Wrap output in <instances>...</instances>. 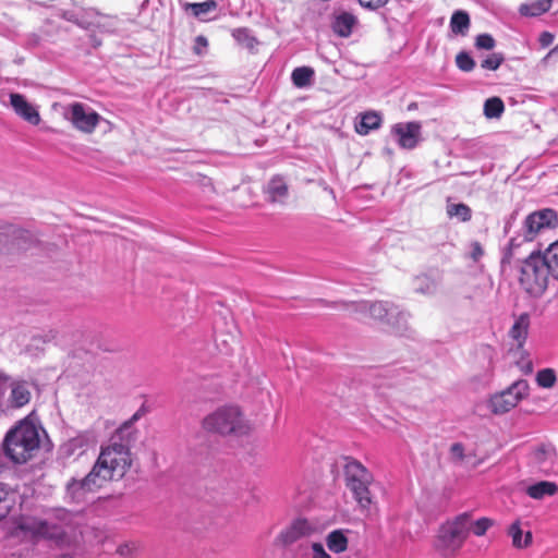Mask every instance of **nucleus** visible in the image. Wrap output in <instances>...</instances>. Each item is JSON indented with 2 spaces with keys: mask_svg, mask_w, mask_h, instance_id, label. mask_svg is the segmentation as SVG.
<instances>
[{
  "mask_svg": "<svg viewBox=\"0 0 558 558\" xmlns=\"http://www.w3.org/2000/svg\"><path fill=\"white\" fill-rule=\"evenodd\" d=\"M131 465L130 448L124 444L112 441L101 448L92 471L81 482V487L87 492L99 489L110 481L121 480Z\"/></svg>",
  "mask_w": 558,
  "mask_h": 558,
  "instance_id": "obj_1",
  "label": "nucleus"
},
{
  "mask_svg": "<svg viewBox=\"0 0 558 558\" xmlns=\"http://www.w3.org/2000/svg\"><path fill=\"white\" fill-rule=\"evenodd\" d=\"M39 426L29 417H25L12 427L3 440L5 456L17 464L32 460L39 450Z\"/></svg>",
  "mask_w": 558,
  "mask_h": 558,
  "instance_id": "obj_2",
  "label": "nucleus"
},
{
  "mask_svg": "<svg viewBox=\"0 0 558 558\" xmlns=\"http://www.w3.org/2000/svg\"><path fill=\"white\" fill-rule=\"evenodd\" d=\"M471 512H462L438 527L434 547L442 556H454L464 545L471 529Z\"/></svg>",
  "mask_w": 558,
  "mask_h": 558,
  "instance_id": "obj_3",
  "label": "nucleus"
},
{
  "mask_svg": "<svg viewBox=\"0 0 558 558\" xmlns=\"http://www.w3.org/2000/svg\"><path fill=\"white\" fill-rule=\"evenodd\" d=\"M343 481L360 508L367 509L373 502L372 473L360 461L348 458L343 468Z\"/></svg>",
  "mask_w": 558,
  "mask_h": 558,
  "instance_id": "obj_4",
  "label": "nucleus"
},
{
  "mask_svg": "<svg viewBox=\"0 0 558 558\" xmlns=\"http://www.w3.org/2000/svg\"><path fill=\"white\" fill-rule=\"evenodd\" d=\"M203 427L220 435H246L251 425L238 407H222L203 420Z\"/></svg>",
  "mask_w": 558,
  "mask_h": 558,
  "instance_id": "obj_5",
  "label": "nucleus"
},
{
  "mask_svg": "<svg viewBox=\"0 0 558 558\" xmlns=\"http://www.w3.org/2000/svg\"><path fill=\"white\" fill-rule=\"evenodd\" d=\"M550 274L541 253H531L520 268V284L532 296H541L547 289Z\"/></svg>",
  "mask_w": 558,
  "mask_h": 558,
  "instance_id": "obj_6",
  "label": "nucleus"
},
{
  "mask_svg": "<svg viewBox=\"0 0 558 558\" xmlns=\"http://www.w3.org/2000/svg\"><path fill=\"white\" fill-rule=\"evenodd\" d=\"M17 527L33 537L53 541L58 545L68 542L66 533L62 525L36 518H23Z\"/></svg>",
  "mask_w": 558,
  "mask_h": 558,
  "instance_id": "obj_7",
  "label": "nucleus"
},
{
  "mask_svg": "<svg viewBox=\"0 0 558 558\" xmlns=\"http://www.w3.org/2000/svg\"><path fill=\"white\" fill-rule=\"evenodd\" d=\"M529 385L525 380L513 383L505 391L495 395L490 399L492 411L495 414H504L515 408L518 403L527 395Z\"/></svg>",
  "mask_w": 558,
  "mask_h": 558,
  "instance_id": "obj_8",
  "label": "nucleus"
},
{
  "mask_svg": "<svg viewBox=\"0 0 558 558\" xmlns=\"http://www.w3.org/2000/svg\"><path fill=\"white\" fill-rule=\"evenodd\" d=\"M68 119L76 130L90 134L95 131L102 118L85 104L73 102L69 107Z\"/></svg>",
  "mask_w": 558,
  "mask_h": 558,
  "instance_id": "obj_9",
  "label": "nucleus"
},
{
  "mask_svg": "<svg viewBox=\"0 0 558 558\" xmlns=\"http://www.w3.org/2000/svg\"><path fill=\"white\" fill-rule=\"evenodd\" d=\"M556 223L557 214L553 209L546 208L530 214L523 223V241H533L542 229L555 227Z\"/></svg>",
  "mask_w": 558,
  "mask_h": 558,
  "instance_id": "obj_10",
  "label": "nucleus"
},
{
  "mask_svg": "<svg viewBox=\"0 0 558 558\" xmlns=\"http://www.w3.org/2000/svg\"><path fill=\"white\" fill-rule=\"evenodd\" d=\"M421 124L418 122L398 123L391 128V136L404 149H413L421 142Z\"/></svg>",
  "mask_w": 558,
  "mask_h": 558,
  "instance_id": "obj_11",
  "label": "nucleus"
},
{
  "mask_svg": "<svg viewBox=\"0 0 558 558\" xmlns=\"http://www.w3.org/2000/svg\"><path fill=\"white\" fill-rule=\"evenodd\" d=\"M0 243H10L19 250H27L36 243V239L27 230L12 223H3L0 225Z\"/></svg>",
  "mask_w": 558,
  "mask_h": 558,
  "instance_id": "obj_12",
  "label": "nucleus"
},
{
  "mask_svg": "<svg viewBox=\"0 0 558 558\" xmlns=\"http://www.w3.org/2000/svg\"><path fill=\"white\" fill-rule=\"evenodd\" d=\"M314 532L313 525L306 519H296L279 535L283 545H292L295 542L310 536Z\"/></svg>",
  "mask_w": 558,
  "mask_h": 558,
  "instance_id": "obj_13",
  "label": "nucleus"
},
{
  "mask_svg": "<svg viewBox=\"0 0 558 558\" xmlns=\"http://www.w3.org/2000/svg\"><path fill=\"white\" fill-rule=\"evenodd\" d=\"M10 104L19 117L33 125L39 124L40 116L38 110L22 94H10Z\"/></svg>",
  "mask_w": 558,
  "mask_h": 558,
  "instance_id": "obj_14",
  "label": "nucleus"
},
{
  "mask_svg": "<svg viewBox=\"0 0 558 558\" xmlns=\"http://www.w3.org/2000/svg\"><path fill=\"white\" fill-rule=\"evenodd\" d=\"M356 24L357 19L355 15L350 12L340 11L333 13L330 27L337 36L347 38L352 34L353 27Z\"/></svg>",
  "mask_w": 558,
  "mask_h": 558,
  "instance_id": "obj_15",
  "label": "nucleus"
},
{
  "mask_svg": "<svg viewBox=\"0 0 558 558\" xmlns=\"http://www.w3.org/2000/svg\"><path fill=\"white\" fill-rule=\"evenodd\" d=\"M381 116L376 111L361 112L355 117L354 129L360 135H368L372 131L381 126Z\"/></svg>",
  "mask_w": 558,
  "mask_h": 558,
  "instance_id": "obj_16",
  "label": "nucleus"
},
{
  "mask_svg": "<svg viewBox=\"0 0 558 558\" xmlns=\"http://www.w3.org/2000/svg\"><path fill=\"white\" fill-rule=\"evenodd\" d=\"M319 302L326 306H332V307H340V308H344V310H348L349 306H353L354 307V311H361V312H364V311H368L371 316L374 317V318H381L383 317V313H384V304L381 302H374V303H369L368 301H361V302H344V301H340V302H333L332 304L331 303H328L327 301H324V300H319Z\"/></svg>",
  "mask_w": 558,
  "mask_h": 558,
  "instance_id": "obj_17",
  "label": "nucleus"
},
{
  "mask_svg": "<svg viewBox=\"0 0 558 558\" xmlns=\"http://www.w3.org/2000/svg\"><path fill=\"white\" fill-rule=\"evenodd\" d=\"M440 281L438 274H422L413 278L412 287L416 293L430 296L437 292Z\"/></svg>",
  "mask_w": 558,
  "mask_h": 558,
  "instance_id": "obj_18",
  "label": "nucleus"
},
{
  "mask_svg": "<svg viewBox=\"0 0 558 558\" xmlns=\"http://www.w3.org/2000/svg\"><path fill=\"white\" fill-rule=\"evenodd\" d=\"M507 534L511 537V544L515 549H524L532 545V532L523 533L520 520H515L509 525Z\"/></svg>",
  "mask_w": 558,
  "mask_h": 558,
  "instance_id": "obj_19",
  "label": "nucleus"
},
{
  "mask_svg": "<svg viewBox=\"0 0 558 558\" xmlns=\"http://www.w3.org/2000/svg\"><path fill=\"white\" fill-rule=\"evenodd\" d=\"M266 193L270 203H283L288 196V185L283 178L274 177L267 184Z\"/></svg>",
  "mask_w": 558,
  "mask_h": 558,
  "instance_id": "obj_20",
  "label": "nucleus"
},
{
  "mask_svg": "<svg viewBox=\"0 0 558 558\" xmlns=\"http://www.w3.org/2000/svg\"><path fill=\"white\" fill-rule=\"evenodd\" d=\"M408 317L409 315L397 306L386 308V323L396 335H401L407 329Z\"/></svg>",
  "mask_w": 558,
  "mask_h": 558,
  "instance_id": "obj_21",
  "label": "nucleus"
},
{
  "mask_svg": "<svg viewBox=\"0 0 558 558\" xmlns=\"http://www.w3.org/2000/svg\"><path fill=\"white\" fill-rule=\"evenodd\" d=\"M182 9L186 13H191L194 17L199 19L202 21L205 20V16L210 12L215 11L218 7L216 0H206L204 2H183L181 3Z\"/></svg>",
  "mask_w": 558,
  "mask_h": 558,
  "instance_id": "obj_22",
  "label": "nucleus"
},
{
  "mask_svg": "<svg viewBox=\"0 0 558 558\" xmlns=\"http://www.w3.org/2000/svg\"><path fill=\"white\" fill-rule=\"evenodd\" d=\"M558 493V485L555 482L541 481L526 488V494L533 499H543L546 496H555Z\"/></svg>",
  "mask_w": 558,
  "mask_h": 558,
  "instance_id": "obj_23",
  "label": "nucleus"
},
{
  "mask_svg": "<svg viewBox=\"0 0 558 558\" xmlns=\"http://www.w3.org/2000/svg\"><path fill=\"white\" fill-rule=\"evenodd\" d=\"M10 403L13 408H22L31 400V391L26 383H13L11 385Z\"/></svg>",
  "mask_w": 558,
  "mask_h": 558,
  "instance_id": "obj_24",
  "label": "nucleus"
},
{
  "mask_svg": "<svg viewBox=\"0 0 558 558\" xmlns=\"http://www.w3.org/2000/svg\"><path fill=\"white\" fill-rule=\"evenodd\" d=\"M553 0H534L532 2L522 3L519 7V13L522 16L535 17L547 12L551 7Z\"/></svg>",
  "mask_w": 558,
  "mask_h": 558,
  "instance_id": "obj_25",
  "label": "nucleus"
},
{
  "mask_svg": "<svg viewBox=\"0 0 558 558\" xmlns=\"http://www.w3.org/2000/svg\"><path fill=\"white\" fill-rule=\"evenodd\" d=\"M16 502V494L5 484L0 483V520L4 519Z\"/></svg>",
  "mask_w": 558,
  "mask_h": 558,
  "instance_id": "obj_26",
  "label": "nucleus"
},
{
  "mask_svg": "<svg viewBox=\"0 0 558 558\" xmlns=\"http://www.w3.org/2000/svg\"><path fill=\"white\" fill-rule=\"evenodd\" d=\"M557 458V450L550 445H541L534 451L535 462L539 466H553L556 463Z\"/></svg>",
  "mask_w": 558,
  "mask_h": 558,
  "instance_id": "obj_27",
  "label": "nucleus"
},
{
  "mask_svg": "<svg viewBox=\"0 0 558 558\" xmlns=\"http://www.w3.org/2000/svg\"><path fill=\"white\" fill-rule=\"evenodd\" d=\"M541 256L550 276L558 281V241L551 243Z\"/></svg>",
  "mask_w": 558,
  "mask_h": 558,
  "instance_id": "obj_28",
  "label": "nucleus"
},
{
  "mask_svg": "<svg viewBox=\"0 0 558 558\" xmlns=\"http://www.w3.org/2000/svg\"><path fill=\"white\" fill-rule=\"evenodd\" d=\"M349 539L342 530L331 531L326 537L328 549L336 554H341L348 549Z\"/></svg>",
  "mask_w": 558,
  "mask_h": 558,
  "instance_id": "obj_29",
  "label": "nucleus"
},
{
  "mask_svg": "<svg viewBox=\"0 0 558 558\" xmlns=\"http://www.w3.org/2000/svg\"><path fill=\"white\" fill-rule=\"evenodd\" d=\"M315 72L310 66H299L292 71L291 81L298 88H304L312 84Z\"/></svg>",
  "mask_w": 558,
  "mask_h": 558,
  "instance_id": "obj_30",
  "label": "nucleus"
},
{
  "mask_svg": "<svg viewBox=\"0 0 558 558\" xmlns=\"http://www.w3.org/2000/svg\"><path fill=\"white\" fill-rule=\"evenodd\" d=\"M470 27V16L465 11H456L450 19L452 33L465 35Z\"/></svg>",
  "mask_w": 558,
  "mask_h": 558,
  "instance_id": "obj_31",
  "label": "nucleus"
},
{
  "mask_svg": "<svg viewBox=\"0 0 558 558\" xmlns=\"http://www.w3.org/2000/svg\"><path fill=\"white\" fill-rule=\"evenodd\" d=\"M527 325L529 319L526 316H521L519 319L515 320L513 326L511 327L509 335L512 339H514L518 342V348L523 347V342L527 335Z\"/></svg>",
  "mask_w": 558,
  "mask_h": 558,
  "instance_id": "obj_32",
  "label": "nucleus"
},
{
  "mask_svg": "<svg viewBox=\"0 0 558 558\" xmlns=\"http://www.w3.org/2000/svg\"><path fill=\"white\" fill-rule=\"evenodd\" d=\"M446 211L450 218L454 217L461 222H468L472 218L471 208L466 204H463V203L448 204Z\"/></svg>",
  "mask_w": 558,
  "mask_h": 558,
  "instance_id": "obj_33",
  "label": "nucleus"
},
{
  "mask_svg": "<svg viewBox=\"0 0 558 558\" xmlns=\"http://www.w3.org/2000/svg\"><path fill=\"white\" fill-rule=\"evenodd\" d=\"M504 111L505 105L499 97L488 98L484 104V114L488 119H498Z\"/></svg>",
  "mask_w": 558,
  "mask_h": 558,
  "instance_id": "obj_34",
  "label": "nucleus"
},
{
  "mask_svg": "<svg viewBox=\"0 0 558 558\" xmlns=\"http://www.w3.org/2000/svg\"><path fill=\"white\" fill-rule=\"evenodd\" d=\"M232 37L247 49H253L257 44L256 39L251 35L250 29L245 27L232 31Z\"/></svg>",
  "mask_w": 558,
  "mask_h": 558,
  "instance_id": "obj_35",
  "label": "nucleus"
},
{
  "mask_svg": "<svg viewBox=\"0 0 558 558\" xmlns=\"http://www.w3.org/2000/svg\"><path fill=\"white\" fill-rule=\"evenodd\" d=\"M556 379V373L553 368H544L536 374V383L542 388L554 387Z\"/></svg>",
  "mask_w": 558,
  "mask_h": 558,
  "instance_id": "obj_36",
  "label": "nucleus"
},
{
  "mask_svg": "<svg viewBox=\"0 0 558 558\" xmlns=\"http://www.w3.org/2000/svg\"><path fill=\"white\" fill-rule=\"evenodd\" d=\"M494 525V520L487 517L480 518L478 520L472 522L471 529L472 533L476 536H483L486 532Z\"/></svg>",
  "mask_w": 558,
  "mask_h": 558,
  "instance_id": "obj_37",
  "label": "nucleus"
},
{
  "mask_svg": "<svg viewBox=\"0 0 558 558\" xmlns=\"http://www.w3.org/2000/svg\"><path fill=\"white\" fill-rule=\"evenodd\" d=\"M235 339V336L222 331L216 330L214 335L216 349H228L234 344Z\"/></svg>",
  "mask_w": 558,
  "mask_h": 558,
  "instance_id": "obj_38",
  "label": "nucleus"
},
{
  "mask_svg": "<svg viewBox=\"0 0 558 558\" xmlns=\"http://www.w3.org/2000/svg\"><path fill=\"white\" fill-rule=\"evenodd\" d=\"M456 64L463 72H471L475 68V61L465 51H461L457 54Z\"/></svg>",
  "mask_w": 558,
  "mask_h": 558,
  "instance_id": "obj_39",
  "label": "nucleus"
},
{
  "mask_svg": "<svg viewBox=\"0 0 558 558\" xmlns=\"http://www.w3.org/2000/svg\"><path fill=\"white\" fill-rule=\"evenodd\" d=\"M505 61V57L500 52H494L484 59L481 66L485 70L496 71Z\"/></svg>",
  "mask_w": 558,
  "mask_h": 558,
  "instance_id": "obj_40",
  "label": "nucleus"
},
{
  "mask_svg": "<svg viewBox=\"0 0 558 558\" xmlns=\"http://www.w3.org/2000/svg\"><path fill=\"white\" fill-rule=\"evenodd\" d=\"M34 341H41L45 344H53V345H68L69 343L58 339V333L54 331H48L43 335H34L33 336Z\"/></svg>",
  "mask_w": 558,
  "mask_h": 558,
  "instance_id": "obj_41",
  "label": "nucleus"
},
{
  "mask_svg": "<svg viewBox=\"0 0 558 558\" xmlns=\"http://www.w3.org/2000/svg\"><path fill=\"white\" fill-rule=\"evenodd\" d=\"M495 45L496 41L489 34H481L475 38V46L478 49L492 50Z\"/></svg>",
  "mask_w": 558,
  "mask_h": 558,
  "instance_id": "obj_42",
  "label": "nucleus"
},
{
  "mask_svg": "<svg viewBox=\"0 0 558 558\" xmlns=\"http://www.w3.org/2000/svg\"><path fill=\"white\" fill-rule=\"evenodd\" d=\"M519 245H520V242H518L517 238L510 239L507 248L504 251V255H502V258H501V262H500L502 270H505L506 266L511 263L512 251H513L514 247H517Z\"/></svg>",
  "mask_w": 558,
  "mask_h": 558,
  "instance_id": "obj_43",
  "label": "nucleus"
},
{
  "mask_svg": "<svg viewBox=\"0 0 558 558\" xmlns=\"http://www.w3.org/2000/svg\"><path fill=\"white\" fill-rule=\"evenodd\" d=\"M90 14H92L90 12H87V11H84V10H80V13L77 15V20L75 21L74 24H76L77 26H80L82 28H85V29L90 28L94 25V23L88 20V16Z\"/></svg>",
  "mask_w": 558,
  "mask_h": 558,
  "instance_id": "obj_44",
  "label": "nucleus"
},
{
  "mask_svg": "<svg viewBox=\"0 0 558 558\" xmlns=\"http://www.w3.org/2000/svg\"><path fill=\"white\" fill-rule=\"evenodd\" d=\"M194 41V52L198 56L203 54L208 47V39L204 35H198L195 37Z\"/></svg>",
  "mask_w": 558,
  "mask_h": 558,
  "instance_id": "obj_45",
  "label": "nucleus"
},
{
  "mask_svg": "<svg viewBox=\"0 0 558 558\" xmlns=\"http://www.w3.org/2000/svg\"><path fill=\"white\" fill-rule=\"evenodd\" d=\"M470 247H471L470 258H472L474 262H478L484 255V250H483L481 243L477 241H473L471 243Z\"/></svg>",
  "mask_w": 558,
  "mask_h": 558,
  "instance_id": "obj_46",
  "label": "nucleus"
},
{
  "mask_svg": "<svg viewBox=\"0 0 558 558\" xmlns=\"http://www.w3.org/2000/svg\"><path fill=\"white\" fill-rule=\"evenodd\" d=\"M450 452L452 458L457 461H463L464 459V447L460 442H456L451 446Z\"/></svg>",
  "mask_w": 558,
  "mask_h": 558,
  "instance_id": "obj_47",
  "label": "nucleus"
},
{
  "mask_svg": "<svg viewBox=\"0 0 558 558\" xmlns=\"http://www.w3.org/2000/svg\"><path fill=\"white\" fill-rule=\"evenodd\" d=\"M313 557L312 558H331L329 554L326 553L324 546L320 543H313Z\"/></svg>",
  "mask_w": 558,
  "mask_h": 558,
  "instance_id": "obj_48",
  "label": "nucleus"
},
{
  "mask_svg": "<svg viewBox=\"0 0 558 558\" xmlns=\"http://www.w3.org/2000/svg\"><path fill=\"white\" fill-rule=\"evenodd\" d=\"M554 41V35L549 32H543L541 35H539V38H538V43L541 45V47L543 48H546L548 46H550Z\"/></svg>",
  "mask_w": 558,
  "mask_h": 558,
  "instance_id": "obj_49",
  "label": "nucleus"
},
{
  "mask_svg": "<svg viewBox=\"0 0 558 558\" xmlns=\"http://www.w3.org/2000/svg\"><path fill=\"white\" fill-rule=\"evenodd\" d=\"M359 3L363 8L375 10L384 4V0H359Z\"/></svg>",
  "mask_w": 558,
  "mask_h": 558,
  "instance_id": "obj_50",
  "label": "nucleus"
},
{
  "mask_svg": "<svg viewBox=\"0 0 558 558\" xmlns=\"http://www.w3.org/2000/svg\"><path fill=\"white\" fill-rule=\"evenodd\" d=\"M88 441H89L88 436L80 435V436H77L75 438H72L70 440V445L72 447H80V448H82V447L86 446L88 444Z\"/></svg>",
  "mask_w": 558,
  "mask_h": 558,
  "instance_id": "obj_51",
  "label": "nucleus"
},
{
  "mask_svg": "<svg viewBox=\"0 0 558 558\" xmlns=\"http://www.w3.org/2000/svg\"><path fill=\"white\" fill-rule=\"evenodd\" d=\"M78 13H80V10L63 11V20L75 23V21L77 20Z\"/></svg>",
  "mask_w": 558,
  "mask_h": 558,
  "instance_id": "obj_52",
  "label": "nucleus"
},
{
  "mask_svg": "<svg viewBox=\"0 0 558 558\" xmlns=\"http://www.w3.org/2000/svg\"><path fill=\"white\" fill-rule=\"evenodd\" d=\"M518 365L526 374L533 371V364L527 359L522 357V361L518 362Z\"/></svg>",
  "mask_w": 558,
  "mask_h": 558,
  "instance_id": "obj_53",
  "label": "nucleus"
},
{
  "mask_svg": "<svg viewBox=\"0 0 558 558\" xmlns=\"http://www.w3.org/2000/svg\"><path fill=\"white\" fill-rule=\"evenodd\" d=\"M118 553L122 556H126L131 553V547L130 545L125 544V545H121L119 546L118 548Z\"/></svg>",
  "mask_w": 558,
  "mask_h": 558,
  "instance_id": "obj_54",
  "label": "nucleus"
},
{
  "mask_svg": "<svg viewBox=\"0 0 558 558\" xmlns=\"http://www.w3.org/2000/svg\"><path fill=\"white\" fill-rule=\"evenodd\" d=\"M90 43L94 48H97L101 45V40L98 39L96 36H90Z\"/></svg>",
  "mask_w": 558,
  "mask_h": 558,
  "instance_id": "obj_55",
  "label": "nucleus"
},
{
  "mask_svg": "<svg viewBox=\"0 0 558 558\" xmlns=\"http://www.w3.org/2000/svg\"><path fill=\"white\" fill-rule=\"evenodd\" d=\"M63 11H66L65 9H57L54 15L63 19Z\"/></svg>",
  "mask_w": 558,
  "mask_h": 558,
  "instance_id": "obj_56",
  "label": "nucleus"
},
{
  "mask_svg": "<svg viewBox=\"0 0 558 558\" xmlns=\"http://www.w3.org/2000/svg\"><path fill=\"white\" fill-rule=\"evenodd\" d=\"M5 384L0 380V398L4 395Z\"/></svg>",
  "mask_w": 558,
  "mask_h": 558,
  "instance_id": "obj_57",
  "label": "nucleus"
},
{
  "mask_svg": "<svg viewBox=\"0 0 558 558\" xmlns=\"http://www.w3.org/2000/svg\"><path fill=\"white\" fill-rule=\"evenodd\" d=\"M556 52H558V45H557L555 48H553V49L548 52V54L546 56V58H549L550 56H553V54H554V53H556Z\"/></svg>",
  "mask_w": 558,
  "mask_h": 558,
  "instance_id": "obj_58",
  "label": "nucleus"
}]
</instances>
